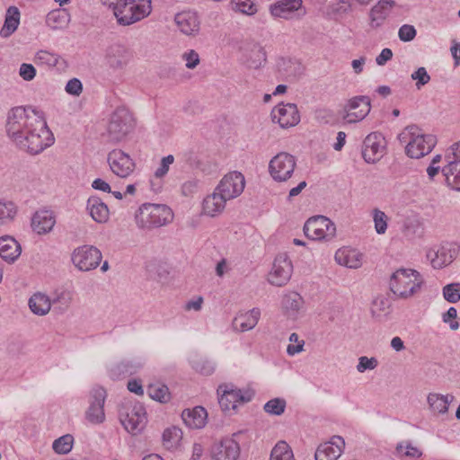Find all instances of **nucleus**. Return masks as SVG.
I'll return each mask as SVG.
<instances>
[{"mask_svg":"<svg viewBox=\"0 0 460 460\" xmlns=\"http://www.w3.org/2000/svg\"><path fill=\"white\" fill-rule=\"evenodd\" d=\"M29 306L33 314L45 315L51 308V302L45 294L36 293L30 298Z\"/></svg>","mask_w":460,"mask_h":460,"instance_id":"37","label":"nucleus"},{"mask_svg":"<svg viewBox=\"0 0 460 460\" xmlns=\"http://www.w3.org/2000/svg\"><path fill=\"white\" fill-rule=\"evenodd\" d=\"M296 166V159L294 155L280 152L277 154L269 163V173L278 182L289 180Z\"/></svg>","mask_w":460,"mask_h":460,"instance_id":"9","label":"nucleus"},{"mask_svg":"<svg viewBox=\"0 0 460 460\" xmlns=\"http://www.w3.org/2000/svg\"><path fill=\"white\" fill-rule=\"evenodd\" d=\"M181 58L186 62L185 66L189 69H194L200 61L198 52L194 49L184 52Z\"/></svg>","mask_w":460,"mask_h":460,"instance_id":"54","label":"nucleus"},{"mask_svg":"<svg viewBox=\"0 0 460 460\" xmlns=\"http://www.w3.org/2000/svg\"><path fill=\"white\" fill-rule=\"evenodd\" d=\"M386 142L382 134L372 132L368 134L362 144L361 154L367 164H376L385 154Z\"/></svg>","mask_w":460,"mask_h":460,"instance_id":"13","label":"nucleus"},{"mask_svg":"<svg viewBox=\"0 0 460 460\" xmlns=\"http://www.w3.org/2000/svg\"><path fill=\"white\" fill-rule=\"evenodd\" d=\"M444 298L449 303H456L460 300V283H451L443 288Z\"/></svg>","mask_w":460,"mask_h":460,"instance_id":"48","label":"nucleus"},{"mask_svg":"<svg viewBox=\"0 0 460 460\" xmlns=\"http://www.w3.org/2000/svg\"><path fill=\"white\" fill-rule=\"evenodd\" d=\"M394 5L393 0H380L374 5L369 13L371 28L376 29L383 25Z\"/></svg>","mask_w":460,"mask_h":460,"instance_id":"27","label":"nucleus"},{"mask_svg":"<svg viewBox=\"0 0 460 460\" xmlns=\"http://www.w3.org/2000/svg\"><path fill=\"white\" fill-rule=\"evenodd\" d=\"M459 247L455 243H445L427 252V259L434 269H442L449 265L457 256Z\"/></svg>","mask_w":460,"mask_h":460,"instance_id":"17","label":"nucleus"},{"mask_svg":"<svg viewBox=\"0 0 460 460\" xmlns=\"http://www.w3.org/2000/svg\"><path fill=\"white\" fill-rule=\"evenodd\" d=\"M135 119L132 113L125 107L117 108L111 116L107 136L111 142L118 143L134 129Z\"/></svg>","mask_w":460,"mask_h":460,"instance_id":"6","label":"nucleus"},{"mask_svg":"<svg viewBox=\"0 0 460 460\" xmlns=\"http://www.w3.org/2000/svg\"><path fill=\"white\" fill-rule=\"evenodd\" d=\"M106 397V390L101 386H95L91 390L89 395V407L85 411V419L90 423L101 424L104 422V403Z\"/></svg>","mask_w":460,"mask_h":460,"instance_id":"14","label":"nucleus"},{"mask_svg":"<svg viewBox=\"0 0 460 460\" xmlns=\"http://www.w3.org/2000/svg\"><path fill=\"white\" fill-rule=\"evenodd\" d=\"M111 171L119 178H128L135 171L136 163L131 156L121 149H114L107 155Z\"/></svg>","mask_w":460,"mask_h":460,"instance_id":"16","label":"nucleus"},{"mask_svg":"<svg viewBox=\"0 0 460 460\" xmlns=\"http://www.w3.org/2000/svg\"><path fill=\"white\" fill-rule=\"evenodd\" d=\"M54 225L55 218L49 211H37L32 217L31 226L40 234L49 232Z\"/></svg>","mask_w":460,"mask_h":460,"instance_id":"34","label":"nucleus"},{"mask_svg":"<svg viewBox=\"0 0 460 460\" xmlns=\"http://www.w3.org/2000/svg\"><path fill=\"white\" fill-rule=\"evenodd\" d=\"M336 261L350 269H358L362 264L363 254L357 250L343 249L335 253Z\"/></svg>","mask_w":460,"mask_h":460,"instance_id":"33","label":"nucleus"},{"mask_svg":"<svg viewBox=\"0 0 460 460\" xmlns=\"http://www.w3.org/2000/svg\"><path fill=\"white\" fill-rule=\"evenodd\" d=\"M20 23V11L15 6H10L5 14L4 23L1 29L2 37H9L13 34Z\"/></svg>","mask_w":460,"mask_h":460,"instance_id":"36","label":"nucleus"},{"mask_svg":"<svg viewBox=\"0 0 460 460\" xmlns=\"http://www.w3.org/2000/svg\"><path fill=\"white\" fill-rule=\"evenodd\" d=\"M66 92L73 96H79L83 92V84L77 78L70 79L65 87Z\"/></svg>","mask_w":460,"mask_h":460,"instance_id":"55","label":"nucleus"},{"mask_svg":"<svg viewBox=\"0 0 460 460\" xmlns=\"http://www.w3.org/2000/svg\"><path fill=\"white\" fill-rule=\"evenodd\" d=\"M242 59L247 67L258 69L266 62V53L262 47L252 44L250 49L244 50Z\"/></svg>","mask_w":460,"mask_h":460,"instance_id":"32","label":"nucleus"},{"mask_svg":"<svg viewBox=\"0 0 460 460\" xmlns=\"http://www.w3.org/2000/svg\"><path fill=\"white\" fill-rule=\"evenodd\" d=\"M6 133L22 150L38 155L54 143L42 112L32 108L14 107L7 115Z\"/></svg>","mask_w":460,"mask_h":460,"instance_id":"1","label":"nucleus"},{"mask_svg":"<svg viewBox=\"0 0 460 460\" xmlns=\"http://www.w3.org/2000/svg\"><path fill=\"white\" fill-rule=\"evenodd\" d=\"M401 143L406 144L405 154L413 159L429 155L437 144V137L425 134L417 125L407 126L398 137Z\"/></svg>","mask_w":460,"mask_h":460,"instance_id":"2","label":"nucleus"},{"mask_svg":"<svg viewBox=\"0 0 460 460\" xmlns=\"http://www.w3.org/2000/svg\"><path fill=\"white\" fill-rule=\"evenodd\" d=\"M286 406L287 402L283 398H273L264 404L263 409L270 415L279 416L285 411Z\"/></svg>","mask_w":460,"mask_h":460,"instance_id":"45","label":"nucleus"},{"mask_svg":"<svg viewBox=\"0 0 460 460\" xmlns=\"http://www.w3.org/2000/svg\"><path fill=\"white\" fill-rule=\"evenodd\" d=\"M371 110V102L369 97L365 95L355 96L349 99L344 106L346 114L343 119L348 123H357L364 119Z\"/></svg>","mask_w":460,"mask_h":460,"instance_id":"19","label":"nucleus"},{"mask_svg":"<svg viewBox=\"0 0 460 460\" xmlns=\"http://www.w3.org/2000/svg\"><path fill=\"white\" fill-rule=\"evenodd\" d=\"M18 214L17 205L6 199H0V226L13 223Z\"/></svg>","mask_w":460,"mask_h":460,"instance_id":"38","label":"nucleus"},{"mask_svg":"<svg viewBox=\"0 0 460 460\" xmlns=\"http://www.w3.org/2000/svg\"><path fill=\"white\" fill-rule=\"evenodd\" d=\"M232 2L243 13L252 14L256 12V7L251 0H232Z\"/></svg>","mask_w":460,"mask_h":460,"instance_id":"57","label":"nucleus"},{"mask_svg":"<svg viewBox=\"0 0 460 460\" xmlns=\"http://www.w3.org/2000/svg\"><path fill=\"white\" fill-rule=\"evenodd\" d=\"M304 233L314 241L330 242L336 235L334 223L324 216L312 217L305 223Z\"/></svg>","mask_w":460,"mask_h":460,"instance_id":"8","label":"nucleus"},{"mask_svg":"<svg viewBox=\"0 0 460 460\" xmlns=\"http://www.w3.org/2000/svg\"><path fill=\"white\" fill-rule=\"evenodd\" d=\"M244 187L245 180L243 175L239 172H232L223 177L216 189L225 198L233 199L242 194Z\"/></svg>","mask_w":460,"mask_h":460,"instance_id":"21","label":"nucleus"},{"mask_svg":"<svg viewBox=\"0 0 460 460\" xmlns=\"http://www.w3.org/2000/svg\"><path fill=\"white\" fill-rule=\"evenodd\" d=\"M163 445L167 449L175 447L181 438V430L176 427L166 429L163 433Z\"/></svg>","mask_w":460,"mask_h":460,"instance_id":"43","label":"nucleus"},{"mask_svg":"<svg viewBox=\"0 0 460 460\" xmlns=\"http://www.w3.org/2000/svg\"><path fill=\"white\" fill-rule=\"evenodd\" d=\"M270 460H295V457L289 445L280 440L272 448Z\"/></svg>","mask_w":460,"mask_h":460,"instance_id":"41","label":"nucleus"},{"mask_svg":"<svg viewBox=\"0 0 460 460\" xmlns=\"http://www.w3.org/2000/svg\"><path fill=\"white\" fill-rule=\"evenodd\" d=\"M273 122H278L283 128L294 127L300 121L298 109L294 103L279 104L271 111Z\"/></svg>","mask_w":460,"mask_h":460,"instance_id":"22","label":"nucleus"},{"mask_svg":"<svg viewBox=\"0 0 460 460\" xmlns=\"http://www.w3.org/2000/svg\"><path fill=\"white\" fill-rule=\"evenodd\" d=\"M131 58L130 52L122 46L111 47L106 56L107 64L114 70H122Z\"/></svg>","mask_w":460,"mask_h":460,"instance_id":"26","label":"nucleus"},{"mask_svg":"<svg viewBox=\"0 0 460 460\" xmlns=\"http://www.w3.org/2000/svg\"><path fill=\"white\" fill-rule=\"evenodd\" d=\"M447 164L441 169L447 184L460 190V142L453 144L445 154Z\"/></svg>","mask_w":460,"mask_h":460,"instance_id":"10","label":"nucleus"},{"mask_svg":"<svg viewBox=\"0 0 460 460\" xmlns=\"http://www.w3.org/2000/svg\"><path fill=\"white\" fill-rule=\"evenodd\" d=\"M119 24L128 26L133 24L151 12V0H117L111 4Z\"/></svg>","mask_w":460,"mask_h":460,"instance_id":"5","label":"nucleus"},{"mask_svg":"<svg viewBox=\"0 0 460 460\" xmlns=\"http://www.w3.org/2000/svg\"><path fill=\"white\" fill-rule=\"evenodd\" d=\"M417 31L413 25L403 24L398 31V37L403 42H409L414 40Z\"/></svg>","mask_w":460,"mask_h":460,"instance_id":"52","label":"nucleus"},{"mask_svg":"<svg viewBox=\"0 0 460 460\" xmlns=\"http://www.w3.org/2000/svg\"><path fill=\"white\" fill-rule=\"evenodd\" d=\"M270 12L275 18L285 20L300 19L305 13L302 0H280L270 6Z\"/></svg>","mask_w":460,"mask_h":460,"instance_id":"18","label":"nucleus"},{"mask_svg":"<svg viewBox=\"0 0 460 460\" xmlns=\"http://www.w3.org/2000/svg\"><path fill=\"white\" fill-rule=\"evenodd\" d=\"M119 420L128 432L136 435L146 427L147 421L146 409L139 402H126L120 407Z\"/></svg>","mask_w":460,"mask_h":460,"instance_id":"7","label":"nucleus"},{"mask_svg":"<svg viewBox=\"0 0 460 460\" xmlns=\"http://www.w3.org/2000/svg\"><path fill=\"white\" fill-rule=\"evenodd\" d=\"M390 303L385 297H376L374 299L371 307L372 315L376 318H379L384 314L389 313Z\"/></svg>","mask_w":460,"mask_h":460,"instance_id":"47","label":"nucleus"},{"mask_svg":"<svg viewBox=\"0 0 460 460\" xmlns=\"http://www.w3.org/2000/svg\"><path fill=\"white\" fill-rule=\"evenodd\" d=\"M101 251L93 246L84 244L75 248L71 254L72 263L81 271L96 269L102 261Z\"/></svg>","mask_w":460,"mask_h":460,"instance_id":"11","label":"nucleus"},{"mask_svg":"<svg viewBox=\"0 0 460 460\" xmlns=\"http://www.w3.org/2000/svg\"><path fill=\"white\" fill-rule=\"evenodd\" d=\"M73 444V436L70 434H66L55 439L52 444V448L56 453L65 455L72 450Z\"/></svg>","mask_w":460,"mask_h":460,"instance_id":"44","label":"nucleus"},{"mask_svg":"<svg viewBox=\"0 0 460 460\" xmlns=\"http://www.w3.org/2000/svg\"><path fill=\"white\" fill-rule=\"evenodd\" d=\"M292 271L291 261L285 254L279 255L274 260L268 280L274 286L282 287L289 281Z\"/></svg>","mask_w":460,"mask_h":460,"instance_id":"20","label":"nucleus"},{"mask_svg":"<svg viewBox=\"0 0 460 460\" xmlns=\"http://www.w3.org/2000/svg\"><path fill=\"white\" fill-rule=\"evenodd\" d=\"M92 187L95 190H102L104 192H111L110 184L99 178L93 181Z\"/></svg>","mask_w":460,"mask_h":460,"instance_id":"60","label":"nucleus"},{"mask_svg":"<svg viewBox=\"0 0 460 460\" xmlns=\"http://www.w3.org/2000/svg\"><path fill=\"white\" fill-rule=\"evenodd\" d=\"M208 413L205 408L196 406L193 409H186L181 413L183 422L190 429H201L207 422Z\"/></svg>","mask_w":460,"mask_h":460,"instance_id":"29","label":"nucleus"},{"mask_svg":"<svg viewBox=\"0 0 460 460\" xmlns=\"http://www.w3.org/2000/svg\"><path fill=\"white\" fill-rule=\"evenodd\" d=\"M202 304H203V298L201 296H199L195 300L189 301L185 305V309L199 311L202 307Z\"/></svg>","mask_w":460,"mask_h":460,"instance_id":"62","label":"nucleus"},{"mask_svg":"<svg viewBox=\"0 0 460 460\" xmlns=\"http://www.w3.org/2000/svg\"><path fill=\"white\" fill-rule=\"evenodd\" d=\"M178 29L185 35H195L199 31V19L196 13L185 11L175 15Z\"/></svg>","mask_w":460,"mask_h":460,"instance_id":"25","label":"nucleus"},{"mask_svg":"<svg viewBox=\"0 0 460 460\" xmlns=\"http://www.w3.org/2000/svg\"><path fill=\"white\" fill-rule=\"evenodd\" d=\"M243 432L233 434L231 438H225L213 445L211 457L214 460H237L240 456L239 438Z\"/></svg>","mask_w":460,"mask_h":460,"instance_id":"15","label":"nucleus"},{"mask_svg":"<svg viewBox=\"0 0 460 460\" xmlns=\"http://www.w3.org/2000/svg\"><path fill=\"white\" fill-rule=\"evenodd\" d=\"M411 77L412 80L416 81L417 89H420L430 80V76L425 67H419L415 72L411 74Z\"/></svg>","mask_w":460,"mask_h":460,"instance_id":"50","label":"nucleus"},{"mask_svg":"<svg viewBox=\"0 0 460 460\" xmlns=\"http://www.w3.org/2000/svg\"><path fill=\"white\" fill-rule=\"evenodd\" d=\"M173 162L174 156L172 155H169L167 156L163 157L160 162L159 167L155 170L154 173L155 176L156 178L164 177L167 174L169 168L173 164Z\"/></svg>","mask_w":460,"mask_h":460,"instance_id":"51","label":"nucleus"},{"mask_svg":"<svg viewBox=\"0 0 460 460\" xmlns=\"http://www.w3.org/2000/svg\"><path fill=\"white\" fill-rule=\"evenodd\" d=\"M172 220L173 212L164 204L144 203L135 214L136 225L142 230L162 227Z\"/></svg>","mask_w":460,"mask_h":460,"instance_id":"3","label":"nucleus"},{"mask_svg":"<svg viewBox=\"0 0 460 460\" xmlns=\"http://www.w3.org/2000/svg\"><path fill=\"white\" fill-rule=\"evenodd\" d=\"M148 395L160 402H167L170 400V392L168 387L163 384H152L147 387Z\"/></svg>","mask_w":460,"mask_h":460,"instance_id":"42","label":"nucleus"},{"mask_svg":"<svg viewBox=\"0 0 460 460\" xmlns=\"http://www.w3.org/2000/svg\"><path fill=\"white\" fill-rule=\"evenodd\" d=\"M396 452L400 457L409 456L411 458H419L422 455V452L418 447L411 446L410 443L398 444Z\"/></svg>","mask_w":460,"mask_h":460,"instance_id":"49","label":"nucleus"},{"mask_svg":"<svg viewBox=\"0 0 460 460\" xmlns=\"http://www.w3.org/2000/svg\"><path fill=\"white\" fill-rule=\"evenodd\" d=\"M219 395L218 403L223 411L231 413L234 411L239 403L249 402L252 398V393L235 389L231 385H220L217 389Z\"/></svg>","mask_w":460,"mask_h":460,"instance_id":"12","label":"nucleus"},{"mask_svg":"<svg viewBox=\"0 0 460 460\" xmlns=\"http://www.w3.org/2000/svg\"><path fill=\"white\" fill-rule=\"evenodd\" d=\"M457 316V311L455 307H450L442 316L443 322L449 324L451 330H457L459 324L454 321Z\"/></svg>","mask_w":460,"mask_h":460,"instance_id":"56","label":"nucleus"},{"mask_svg":"<svg viewBox=\"0 0 460 460\" xmlns=\"http://www.w3.org/2000/svg\"><path fill=\"white\" fill-rule=\"evenodd\" d=\"M86 209L91 217L97 223H105L109 219L110 211L107 205L96 196L88 199Z\"/></svg>","mask_w":460,"mask_h":460,"instance_id":"30","label":"nucleus"},{"mask_svg":"<svg viewBox=\"0 0 460 460\" xmlns=\"http://www.w3.org/2000/svg\"><path fill=\"white\" fill-rule=\"evenodd\" d=\"M22 252L19 243L12 236L0 237V257L7 262H13Z\"/></svg>","mask_w":460,"mask_h":460,"instance_id":"31","label":"nucleus"},{"mask_svg":"<svg viewBox=\"0 0 460 460\" xmlns=\"http://www.w3.org/2000/svg\"><path fill=\"white\" fill-rule=\"evenodd\" d=\"M378 365V361L376 358H367L362 356L358 358V364L357 365V370L359 373H364L367 370H373Z\"/></svg>","mask_w":460,"mask_h":460,"instance_id":"53","label":"nucleus"},{"mask_svg":"<svg viewBox=\"0 0 460 460\" xmlns=\"http://www.w3.org/2000/svg\"><path fill=\"white\" fill-rule=\"evenodd\" d=\"M229 199L215 189L214 192L203 200V212L209 217H216L223 212Z\"/></svg>","mask_w":460,"mask_h":460,"instance_id":"28","label":"nucleus"},{"mask_svg":"<svg viewBox=\"0 0 460 460\" xmlns=\"http://www.w3.org/2000/svg\"><path fill=\"white\" fill-rule=\"evenodd\" d=\"M366 60L367 58L365 57H360L358 59L352 60L351 66L355 74L358 75L363 71Z\"/></svg>","mask_w":460,"mask_h":460,"instance_id":"61","label":"nucleus"},{"mask_svg":"<svg viewBox=\"0 0 460 460\" xmlns=\"http://www.w3.org/2000/svg\"><path fill=\"white\" fill-rule=\"evenodd\" d=\"M59 59L60 57L58 54L41 49L35 54L33 61L37 66L52 68L57 66Z\"/></svg>","mask_w":460,"mask_h":460,"instance_id":"40","label":"nucleus"},{"mask_svg":"<svg viewBox=\"0 0 460 460\" xmlns=\"http://www.w3.org/2000/svg\"><path fill=\"white\" fill-rule=\"evenodd\" d=\"M393 58V52L390 49H384L381 53L376 57V62L378 66H384L388 60Z\"/></svg>","mask_w":460,"mask_h":460,"instance_id":"59","label":"nucleus"},{"mask_svg":"<svg viewBox=\"0 0 460 460\" xmlns=\"http://www.w3.org/2000/svg\"><path fill=\"white\" fill-rule=\"evenodd\" d=\"M260 317L261 311L259 308H252L246 312H239L232 322L233 329L240 332L252 330L257 325Z\"/></svg>","mask_w":460,"mask_h":460,"instance_id":"24","label":"nucleus"},{"mask_svg":"<svg viewBox=\"0 0 460 460\" xmlns=\"http://www.w3.org/2000/svg\"><path fill=\"white\" fill-rule=\"evenodd\" d=\"M424 279L420 273L412 269H399L389 280L392 293L400 299H409L420 291Z\"/></svg>","mask_w":460,"mask_h":460,"instance_id":"4","label":"nucleus"},{"mask_svg":"<svg viewBox=\"0 0 460 460\" xmlns=\"http://www.w3.org/2000/svg\"><path fill=\"white\" fill-rule=\"evenodd\" d=\"M345 447L344 439L340 436H333L330 441L318 446L315 454V460H337Z\"/></svg>","mask_w":460,"mask_h":460,"instance_id":"23","label":"nucleus"},{"mask_svg":"<svg viewBox=\"0 0 460 460\" xmlns=\"http://www.w3.org/2000/svg\"><path fill=\"white\" fill-rule=\"evenodd\" d=\"M128 389L136 394H143L144 393L141 384L137 380L128 381Z\"/></svg>","mask_w":460,"mask_h":460,"instance_id":"63","label":"nucleus"},{"mask_svg":"<svg viewBox=\"0 0 460 460\" xmlns=\"http://www.w3.org/2000/svg\"><path fill=\"white\" fill-rule=\"evenodd\" d=\"M304 300L296 292H291L283 297L282 305L289 316L295 317L302 309Z\"/></svg>","mask_w":460,"mask_h":460,"instance_id":"39","label":"nucleus"},{"mask_svg":"<svg viewBox=\"0 0 460 460\" xmlns=\"http://www.w3.org/2000/svg\"><path fill=\"white\" fill-rule=\"evenodd\" d=\"M19 74L23 80L31 81L36 75V69L31 64L23 63L20 66Z\"/></svg>","mask_w":460,"mask_h":460,"instance_id":"58","label":"nucleus"},{"mask_svg":"<svg viewBox=\"0 0 460 460\" xmlns=\"http://www.w3.org/2000/svg\"><path fill=\"white\" fill-rule=\"evenodd\" d=\"M453 399L454 396L451 394L443 395L436 393H430L428 395L427 401L432 411L438 414H444L447 412L448 406Z\"/></svg>","mask_w":460,"mask_h":460,"instance_id":"35","label":"nucleus"},{"mask_svg":"<svg viewBox=\"0 0 460 460\" xmlns=\"http://www.w3.org/2000/svg\"><path fill=\"white\" fill-rule=\"evenodd\" d=\"M372 217L376 232L378 234H384L387 229L388 217L386 214L378 208H374L372 210Z\"/></svg>","mask_w":460,"mask_h":460,"instance_id":"46","label":"nucleus"},{"mask_svg":"<svg viewBox=\"0 0 460 460\" xmlns=\"http://www.w3.org/2000/svg\"><path fill=\"white\" fill-rule=\"evenodd\" d=\"M339 4L335 12L338 13H347L350 11L351 0H339Z\"/></svg>","mask_w":460,"mask_h":460,"instance_id":"64","label":"nucleus"}]
</instances>
